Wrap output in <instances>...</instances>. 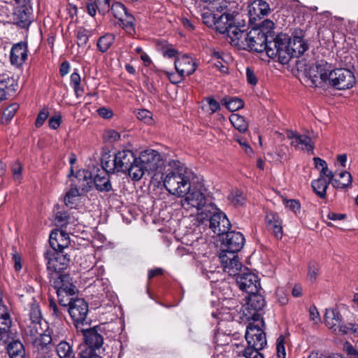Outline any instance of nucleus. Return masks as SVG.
Here are the masks:
<instances>
[{
  "mask_svg": "<svg viewBox=\"0 0 358 358\" xmlns=\"http://www.w3.org/2000/svg\"><path fill=\"white\" fill-rule=\"evenodd\" d=\"M27 318L24 320V334H32L37 331V329L43 327V317L38 303L32 298L29 303Z\"/></svg>",
  "mask_w": 358,
  "mask_h": 358,
  "instance_id": "ddd939ff",
  "label": "nucleus"
},
{
  "mask_svg": "<svg viewBox=\"0 0 358 358\" xmlns=\"http://www.w3.org/2000/svg\"><path fill=\"white\" fill-rule=\"evenodd\" d=\"M47 252L45 253V257L48 260L47 268L49 270H52L55 272H60L62 270L66 268L69 262V259L66 255L60 252H55L51 255Z\"/></svg>",
  "mask_w": 358,
  "mask_h": 358,
  "instance_id": "5701e85b",
  "label": "nucleus"
},
{
  "mask_svg": "<svg viewBox=\"0 0 358 358\" xmlns=\"http://www.w3.org/2000/svg\"><path fill=\"white\" fill-rule=\"evenodd\" d=\"M22 4L17 8L13 13L14 23L19 27L27 29L31 23V9Z\"/></svg>",
  "mask_w": 358,
  "mask_h": 358,
  "instance_id": "c85d7f7f",
  "label": "nucleus"
},
{
  "mask_svg": "<svg viewBox=\"0 0 358 358\" xmlns=\"http://www.w3.org/2000/svg\"><path fill=\"white\" fill-rule=\"evenodd\" d=\"M192 246L194 250L192 252H194L195 255L203 256L206 254L208 244L205 238L202 237L197 238L192 243Z\"/></svg>",
  "mask_w": 358,
  "mask_h": 358,
  "instance_id": "864d4df0",
  "label": "nucleus"
},
{
  "mask_svg": "<svg viewBox=\"0 0 358 358\" xmlns=\"http://www.w3.org/2000/svg\"><path fill=\"white\" fill-rule=\"evenodd\" d=\"M115 41V36L107 34L100 37L97 41V48L101 52H106Z\"/></svg>",
  "mask_w": 358,
  "mask_h": 358,
  "instance_id": "49530a36",
  "label": "nucleus"
},
{
  "mask_svg": "<svg viewBox=\"0 0 358 358\" xmlns=\"http://www.w3.org/2000/svg\"><path fill=\"white\" fill-rule=\"evenodd\" d=\"M78 358H101L96 351L92 348H83L79 354Z\"/></svg>",
  "mask_w": 358,
  "mask_h": 358,
  "instance_id": "69168bd1",
  "label": "nucleus"
},
{
  "mask_svg": "<svg viewBox=\"0 0 358 358\" xmlns=\"http://www.w3.org/2000/svg\"><path fill=\"white\" fill-rule=\"evenodd\" d=\"M287 50V52L289 61L292 57H299L301 56L308 50V45L303 41L301 37L294 36L292 38L289 36V43Z\"/></svg>",
  "mask_w": 358,
  "mask_h": 358,
  "instance_id": "2f4dec72",
  "label": "nucleus"
},
{
  "mask_svg": "<svg viewBox=\"0 0 358 358\" xmlns=\"http://www.w3.org/2000/svg\"><path fill=\"white\" fill-rule=\"evenodd\" d=\"M158 51L164 58L176 59L179 57L178 51L171 44H162L158 41Z\"/></svg>",
  "mask_w": 358,
  "mask_h": 358,
  "instance_id": "37998d69",
  "label": "nucleus"
},
{
  "mask_svg": "<svg viewBox=\"0 0 358 358\" xmlns=\"http://www.w3.org/2000/svg\"><path fill=\"white\" fill-rule=\"evenodd\" d=\"M285 338L284 336L280 335L276 341V350L278 358H286L285 351Z\"/></svg>",
  "mask_w": 358,
  "mask_h": 358,
  "instance_id": "13d9d810",
  "label": "nucleus"
},
{
  "mask_svg": "<svg viewBox=\"0 0 358 358\" xmlns=\"http://www.w3.org/2000/svg\"><path fill=\"white\" fill-rule=\"evenodd\" d=\"M168 167L163 185L170 194L184 196L190 190L192 172L178 160L169 161Z\"/></svg>",
  "mask_w": 358,
  "mask_h": 358,
  "instance_id": "f03ea898",
  "label": "nucleus"
},
{
  "mask_svg": "<svg viewBox=\"0 0 358 358\" xmlns=\"http://www.w3.org/2000/svg\"><path fill=\"white\" fill-rule=\"evenodd\" d=\"M78 188L71 186L70 189L64 196V203L69 208H75L79 202L80 196L83 194Z\"/></svg>",
  "mask_w": 358,
  "mask_h": 358,
  "instance_id": "58836bf2",
  "label": "nucleus"
},
{
  "mask_svg": "<svg viewBox=\"0 0 358 358\" xmlns=\"http://www.w3.org/2000/svg\"><path fill=\"white\" fill-rule=\"evenodd\" d=\"M37 329L36 333L24 335L27 341L32 344L34 348L39 350L40 349H44L48 345L51 343L52 337L48 331V324L45 321H43V327Z\"/></svg>",
  "mask_w": 358,
  "mask_h": 358,
  "instance_id": "6ab92c4d",
  "label": "nucleus"
},
{
  "mask_svg": "<svg viewBox=\"0 0 358 358\" xmlns=\"http://www.w3.org/2000/svg\"><path fill=\"white\" fill-rule=\"evenodd\" d=\"M110 10L111 11L112 15L119 20H122V18L124 16H126L127 14H129L128 10L124 5L120 2L114 3L110 6Z\"/></svg>",
  "mask_w": 358,
  "mask_h": 358,
  "instance_id": "3c124183",
  "label": "nucleus"
},
{
  "mask_svg": "<svg viewBox=\"0 0 358 358\" xmlns=\"http://www.w3.org/2000/svg\"><path fill=\"white\" fill-rule=\"evenodd\" d=\"M221 103L230 111H236L244 106V102L238 97H224Z\"/></svg>",
  "mask_w": 358,
  "mask_h": 358,
  "instance_id": "a18cd8bd",
  "label": "nucleus"
},
{
  "mask_svg": "<svg viewBox=\"0 0 358 358\" xmlns=\"http://www.w3.org/2000/svg\"><path fill=\"white\" fill-rule=\"evenodd\" d=\"M93 185L99 192H108L112 189L109 175L106 171H98L92 179Z\"/></svg>",
  "mask_w": 358,
  "mask_h": 358,
  "instance_id": "f704fd0d",
  "label": "nucleus"
},
{
  "mask_svg": "<svg viewBox=\"0 0 358 358\" xmlns=\"http://www.w3.org/2000/svg\"><path fill=\"white\" fill-rule=\"evenodd\" d=\"M287 137L292 140L291 144L296 148L306 150L308 152L313 154L315 145L310 136L300 134L296 131H287Z\"/></svg>",
  "mask_w": 358,
  "mask_h": 358,
  "instance_id": "412c9836",
  "label": "nucleus"
},
{
  "mask_svg": "<svg viewBox=\"0 0 358 358\" xmlns=\"http://www.w3.org/2000/svg\"><path fill=\"white\" fill-rule=\"evenodd\" d=\"M284 204L286 208L292 210L295 215L300 213L301 206L298 199H284Z\"/></svg>",
  "mask_w": 358,
  "mask_h": 358,
  "instance_id": "4d7b16f0",
  "label": "nucleus"
},
{
  "mask_svg": "<svg viewBox=\"0 0 358 358\" xmlns=\"http://www.w3.org/2000/svg\"><path fill=\"white\" fill-rule=\"evenodd\" d=\"M264 306V298L259 292L248 293L246 305L243 307V315L248 321L263 324L262 311Z\"/></svg>",
  "mask_w": 358,
  "mask_h": 358,
  "instance_id": "1a4fd4ad",
  "label": "nucleus"
},
{
  "mask_svg": "<svg viewBox=\"0 0 358 358\" xmlns=\"http://www.w3.org/2000/svg\"><path fill=\"white\" fill-rule=\"evenodd\" d=\"M19 108V106L17 103H13L10 105L3 112V117L6 121L10 120L15 115L16 111Z\"/></svg>",
  "mask_w": 358,
  "mask_h": 358,
  "instance_id": "e2e57ef3",
  "label": "nucleus"
},
{
  "mask_svg": "<svg viewBox=\"0 0 358 358\" xmlns=\"http://www.w3.org/2000/svg\"><path fill=\"white\" fill-rule=\"evenodd\" d=\"M160 73H164L166 77L169 78V81L173 83V84H178V83H180V82H182L184 78H185V76H182V73H170V72H168V71H160Z\"/></svg>",
  "mask_w": 358,
  "mask_h": 358,
  "instance_id": "680f3d73",
  "label": "nucleus"
},
{
  "mask_svg": "<svg viewBox=\"0 0 358 358\" xmlns=\"http://www.w3.org/2000/svg\"><path fill=\"white\" fill-rule=\"evenodd\" d=\"M267 227L275 238L280 239L282 237V220L280 215L273 212H268L265 217Z\"/></svg>",
  "mask_w": 358,
  "mask_h": 358,
  "instance_id": "7c9ffc66",
  "label": "nucleus"
},
{
  "mask_svg": "<svg viewBox=\"0 0 358 358\" xmlns=\"http://www.w3.org/2000/svg\"><path fill=\"white\" fill-rule=\"evenodd\" d=\"M324 322L326 326L336 334L341 335L350 333L358 334V324L352 323L344 324L343 317L337 308L326 309Z\"/></svg>",
  "mask_w": 358,
  "mask_h": 358,
  "instance_id": "0eeeda50",
  "label": "nucleus"
},
{
  "mask_svg": "<svg viewBox=\"0 0 358 358\" xmlns=\"http://www.w3.org/2000/svg\"><path fill=\"white\" fill-rule=\"evenodd\" d=\"M174 65L176 71L185 77L194 73L196 69V64L193 58L185 55L175 59Z\"/></svg>",
  "mask_w": 358,
  "mask_h": 358,
  "instance_id": "b1692460",
  "label": "nucleus"
},
{
  "mask_svg": "<svg viewBox=\"0 0 358 358\" xmlns=\"http://www.w3.org/2000/svg\"><path fill=\"white\" fill-rule=\"evenodd\" d=\"M320 176L321 178H327V182L332 185V186L336 189H345L351 186L352 182V178L351 174L347 171H341L338 173L339 177H347L345 182H341L340 180L334 178V173L332 171L329 170L323 171V172L320 173Z\"/></svg>",
  "mask_w": 358,
  "mask_h": 358,
  "instance_id": "393cba45",
  "label": "nucleus"
},
{
  "mask_svg": "<svg viewBox=\"0 0 358 358\" xmlns=\"http://www.w3.org/2000/svg\"><path fill=\"white\" fill-rule=\"evenodd\" d=\"M6 351L10 358H25V348L19 339L12 337L7 342Z\"/></svg>",
  "mask_w": 358,
  "mask_h": 358,
  "instance_id": "72a5a7b5",
  "label": "nucleus"
},
{
  "mask_svg": "<svg viewBox=\"0 0 358 358\" xmlns=\"http://www.w3.org/2000/svg\"><path fill=\"white\" fill-rule=\"evenodd\" d=\"M56 352L59 358H76V353L69 343L62 341L56 345Z\"/></svg>",
  "mask_w": 358,
  "mask_h": 358,
  "instance_id": "ea45409f",
  "label": "nucleus"
},
{
  "mask_svg": "<svg viewBox=\"0 0 358 358\" xmlns=\"http://www.w3.org/2000/svg\"><path fill=\"white\" fill-rule=\"evenodd\" d=\"M245 331V340L248 346L244 349L243 355L245 358H264L259 351L263 350L266 344V334L264 331L265 324L249 321Z\"/></svg>",
  "mask_w": 358,
  "mask_h": 358,
  "instance_id": "7ed1b4c3",
  "label": "nucleus"
},
{
  "mask_svg": "<svg viewBox=\"0 0 358 358\" xmlns=\"http://www.w3.org/2000/svg\"><path fill=\"white\" fill-rule=\"evenodd\" d=\"M329 185V183L327 182V180L320 176L311 182V187L313 192L319 198L323 199L327 197V190Z\"/></svg>",
  "mask_w": 358,
  "mask_h": 358,
  "instance_id": "4c0bfd02",
  "label": "nucleus"
},
{
  "mask_svg": "<svg viewBox=\"0 0 358 358\" xmlns=\"http://www.w3.org/2000/svg\"><path fill=\"white\" fill-rule=\"evenodd\" d=\"M320 264L315 262L311 261L308 266V278L311 282H315L317 280V275L320 273Z\"/></svg>",
  "mask_w": 358,
  "mask_h": 358,
  "instance_id": "5fc2aeb1",
  "label": "nucleus"
},
{
  "mask_svg": "<svg viewBox=\"0 0 358 358\" xmlns=\"http://www.w3.org/2000/svg\"><path fill=\"white\" fill-rule=\"evenodd\" d=\"M248 10L250 19L254 20L268 15L271 10L269 4L264 0H253L248 5Z\"/></svg>",
  "mask_w": 358,
  "mask_h": 358,
  "instance_id": "cd10ccee",
  "label": "nucleus"
},
{
  "mask_svg": "<svg viewBox=\"0 0 358 358\" xmlns=\"http://www.w3.org/2000/svg\"><path fill=\"white\" fill-rule=\"evenodd\" d=\"M201 273L204 278L209 280L213 287L220 285V283H224L222 278V273L220 271H207L202 269Z\"/></svg>",
  "mask_w": 358,
  "mask_h": 358,
  "instance_id": "79ce46f5",
  "label": "nucleus"
},
{
  "mask_svg": "<svg viewBox=\"0 0 358 358\" xmlns=\"http://www.w3.org/2000/svg\"><path fill=\"white\" fill-rule=\"evenodd\" d=\"M69 215L66 211H59L56 214L55 220L62 226L67 224L69 222Z\"/></svg>",
  "mask_w": 358,
  "mask_h": 358,
  "instance_id": "774afa93",
  "label": "nucleus"
},
{
  "mask_svg": "<svg viewBox=\"0 0 358 358\" xmlns=\"http://www.w3.org/2000/svg\"><path fill=\"white\" fill-rule=\"evenodd\" d=\"M274 29V23L270 20H264L258 27L247 31L245 27H241L238 35L230 41V44L240 50L262 52L266 49L267 40Z\"/></svg>",
  "mask_w": 358,
  "mask_h": 358,
  "instance_id": "f257e3e1",
  "label": "nucleus"
},
{
  "mask_svg": "<svg viewBox=\"0 0 358 358\" xmlns=\"http://www.w3.org/2000/svg\"><path fill=\"white\" fill-rule=\"evenodd\" d=\"M77 43L78 46H84L89 40V31L83 28H80L77 31Z\"/></svg>",
  "mask_w": 358,
  "mask_h": 358,
  "instance_id": "bf43d9fd",
  "label": "nucleus"
},
{
  "mask_svg": "<svg viewBox=\"0 0 358 358\" xmlns=\"http://www.w3.org/2000/svg\"><path fill=\"white\" fill-rule=\"evenodd\" d=\"M71 186L78 188L79 192L85 193L90 191L93 186L92 174L88 171H78L72 180Z\"/></svg>",
  "mask_w": 358,
  "mask_h": 358,
  "instance_id": "bb28decb",
  "label": "nucleus"
},
{
  "mask_svg": "<svg viewBox=\"0 0 358 358\" xmlns=\"http://www.w3.org/2000/svg\"><path fill=\"white\" fill-rule=\"evenodd\" d=\"M329 64L320 61L315 66H311L307 72V77L310 82L311 87H320L328 81Z\"/></svg>",
  "mask_w": 358,
  "mask_h": 358,
  "instance_id": "a211bd4d",
  "label": "nucleus"
},
{
  "mask_svg": "<svg viewBox=\"0 0 358 358\" xmlns=\"http://www.w3.org/2000/svg\"><path fill=\"white\" fill-rule=\"evenodd\" d=\"M68 307L69 304L62 305L59 302L58 305L52 299L49 300V310L50 315L59 321H62L64 318L65 313L68 312Z\"/></svg>",
  "mask_w": 358,
  "mask_h": 358,
  "instance_id": "e433bc0d",
  "label": "nucleus"
},
{
  "mask_svg": "<svg viewBox=\"0 0 358 358\" xmlns=\"http://www.w3.org/2000/svg\"><path fill=\"white\" fill-rule=\"evenodd\" d=\"M328 76L329 84L339 90L350 89L355 83L353 73L346 69L331 70L329 66Z\"/></svg>",
  "mask_w": 358,
  "mask_h": 358,
  "instance_id": "f8f14e48",
  "label": "nucleus"
},
{
  "mask_svg": "<svg viewBox=\"0 0 358 358\" xmlns=\"http://www.w3.org/2000/svg\"><path fill=\"white\" fill-rule=\"evenodd\" d=\"M0 87L3 89L8 96H11L17 90L18 83L13 78L7 77L0 80Z\"/></svg>",
  "mask_w": 358,
  "mask_h": 358,
  "instance_id": "c03bdc74",
  "label": "nucleus"
},
{
  "mask_svg": "<svg viewBox=\"0 0 358 358\" xmlns=\"http://www.w3.org/2000/svg\"><path fill=\"white\" fill-rule=\"evenodd\" d=\"M52 285L56 289L58 301L62 305L70 303V299L76 294L77 288L69 274H60L52 281Z\"/></svg>",
  "mask_w": 358,
  "mask_h": 358,
  "instance_id": "6e6552de",
  "label": "nucleus"
},
{
  "mask_svg": "<svg viewBox=\"0 0 358 358\" xmlns=\"http://www.w3.org/2000/svg\"><path fill=\"white\" fill-rule=\"evenodd\" d=\"M203 22L208 27H213L217 19V15L210 11L204 12L201 14Z\"/></svg>",
  "mask_w": 358,
  "mask_h": 358,
  "instance_id": "052dcab7",
  "label": "nucleus"
},
{
  "mask_svg": "<svg viewBox=\"0 0 358 358\" xmlns=\"http://www.w3.org/2000/svg\"><path fill=\"white\" fill-rule=\"evenodd\" d=\"M271 38L267 40L265 45L266 52L269 58H278V62L282 64L289 62L287 47L289 43V36L285 33L275 34L274 31L271 33Z\"/></svg>",
  "mask_w": 358,
  "mask_h": 358,
  "instance_id": "20e7f679",
  "label": "nucleus"
},
{
  "mask_svg": "<svg viewBox=\"0 0 358 358\" xmlns=\"http://www.w3.org/2000/svg\"><path fill=\"white\" fill-rule=\"evenodd\" d=\"M198 219L201 221L205 220L208 221L209 227L214 234L219 236L224 235L231 227L230 222L227 215L218 209L213 213L210 211H208V213L201 211L198 214Z\"/></svg>",
  "mask_w": 358,
  "mask_h": 358,
  "instance_id": "9d476101",
  "label": "nucleus"
},
{
  "mask_svg": "<svg viewBox=\"0 0 358 358\" xmlns=\"http://www.w3.org/2000/svg\"><path fill=\"white\" fill-rule=\"evenodd\" d=\"M205 189H191L185 194V198L181 200V206L183 208L189 210L196 209V211L201 210L206 204Z\"/></svg>",
  "mask_w": 358,
  "mask_h": 358,
  "instance_id": "f3484780",
  "label": "nucleus"
},
{
  "mask_svg": "<svg viewBox=\"0 0 358 358\" xmlns=\"http://www.w3.org/2000/svg\"><path fill=\"white\" fill-rule=\"evenodd\" d=\"M83 336L86 347L84 348H92L94 351L100 350L103 344V331L99 326L94 327H83L78 330Z\"/></svg>",
  "mask_w": 358,
  "mask_h": 358,
  "instance_id": "4468645a",
  "label": "nucleus"
},
{
  "mask_svg": "<svg viewBox=\"0 0 358 358\" xmlns=\"http://www.w3.org/2000/svg\"><path fill=\"white\" fill-rule=\"evenodd\" d=\"M343 350L348 358H358V350L348 341L344 343Z\"/></svg>",
  "mask_w": 358,
  "mask_h": 358,
  "instance_id": "0e129e2a",
  "label": "nucleus"
},
{
  "mask_svg": "<svg viewBox=\"0 0 358 358\" xmlns=\"http://www.w3.org/2000/svg\"><path fill=\"white\" fill-rule=\"evenodd\" d=\"M119 21L120 22V25L122 27V28L125 30L127 33H128L130 35L134 34L135 19L131 14H127L124 19L122 17V20H120Z\"/></svg>",
  "mask_w": 358,
  "mask_h": 358,
  "instance_id": "8fccbe9b",
  "label": "nucleus"
},
{
  "mask_svg": "<svg viewBox=\"0 0 358 358\" xmlns=\"http://www.w3.org/2000/svg\"><path fill=\"white\" fill-rule=\"evenodd\" d=\"M68 313L73 321V324L77 330L89 326L87 321V316L88 314V303L83 299L78 298L70 299V303H68Z\"/></svg>",
  "mask_w": 358,
  "mask_h": 358,
  "instance_id": "9b49d317",
  "label": "nucleus"
},
{
  "mask_svg": "<svg viewBox=\"0 0 358 358\" xmlns=\"http://www.w3.org/2000/svg\"><path fill=\"white\" fill-rule=\"evenodd\" d=\"M229 121L233 127L241 133H245L248 129V124L245 117L237 113H232L229 116Z\"/></svg>",
  "mask_w": 358,
  "mask_h": 358,
  "instance_id": "a19ab883",
  "label": "nucleus"
},
{
  "mask_svg": "<svg viewBox=\"0 0 358 358\" xmlns=\"http://www.w3.org/2000/svg\"><path fill=\"white\" fill-rule=\"evenodd\" d=\"M115 164L117 172L127 173L134 180H139L143 176L140 164H136V156L130 150H122L115 155Z\"/></svg>",
  "mask_w": 358,
  "mask_h": 358,
  "instance_id": "39448f33",
  "label": "nucleus"
},
{
  "mask_svg": "<svg viewBox=\"0 0 358 358\" xmlns=\"http://www.w3.org/2000/svg\"><path fill=\"white\" fill-rule=\"evenodd\" d=\"M136 116L138 119H139L141 121H143L145 123L148 124H153L155 123V120L152 117V114L148 110H138V111L136 113Z\"/></svg>",
  "mask_w": 358,
  "mask_h": 358,
  "instance_id": "6e6d98bb",
  "label": "nucleus"
},
{
  "mask_svg": "<svg viewBox=\"0 0 358 358\" xmlns=\"http://www.w3.org/2000/svg\"><path fill=\"white\" fill-rule=\"evenodd\" d=\"M224 235L222 238V251L232 254H237L241 251L245 243L243 234L239 231L228 230Z\"/></svg>",
  "mask_w": 358,
  "mask_h": 358,
  "instance_id": "dca6fc26",
  "label": "nucleus"
},
{
  "mask_svg": "<svg viewBox=\"0 0 358 358\" xmlns=\"http://www.w3.org/2000/svg\"><path fill=\"white\" fill-rule=\"evenodd\" d=\"M223 266V271L229 275L236 276L242 271V264L239 262L237 254L221 251L219 257Z\"/></svg>",
  "mask_w": 358,
  "mask_h": 358,
  "instance_id": "aec40b11",
  "label": "nucleus"
},
{
  "mask_svg": "<svg viewBox=\"0 0 358 358\" xmlns=\"http://www.w3.org/2000/svg\"><path fill=\"white\" fill-rule=\"evenodd\" d=\"M156 156L155 150H148L142 152L139 157H136V164H140L143 175L145 171H154L157 169Z\"/></svg>",
  "mask_w": 358,
  "mask_h": 358,
  "instance_id": "a878e982",
  "label": "nucleus"
},
{
  "mask_svg": "<svg viewBox=\"0 0 358 358\" xmlns=\"http://www.w3.org/2000/svg\"><path fill=\"white\" fill-rule=\"evenodd\" d=\"M86 8L87 13L94 17L96 11L101 15L110 11V0H88L86 3Z\"/></svg>",
  "mask_w": 358,
  "mask_h": 358,
  "instance_id": "473e14b6",
  "label": "nucleus"
},
{
  "mask_svg": "<svg viewBox=\"0 0 358 358\" xmlns=\"http://www.w3.org/2000/svg\"><path fill=\"white\" fill-rule=\"evenodd\" d=\"M27 45L26 43L20 42L13 45L10 59L13 65L21 66L27 59Z\"/></svg>",
  "mask_w": 358,
  "mask_h": 358,
  "instance_id": "c756f323",
  "label": "nucleus"
},
{
  "mask_svg": "<svg viewBox=\"0 0 358 358\" xmlns=\"http://www.w3.org/2000/svg\"><path fill=\"white\" fill-rule=\"evenodd\" d=\"M231 332L228 334L221 332L220 329H218L217 331L215 334L213 338L215 343L217 347L229 345L231 341Z\"/></svg>",
  "mask_w": 358,
  "mask_h": 358,
  "instance_id": "603ef678",
  "label": "nucleus"
},
{
  "mask_svg": "<svg viewBox=\"0 0 358 358\" xmlns=\"http://www.w3.org/2000/svg\"><path fill=\"white\" fill-rule=\"evenodd\" d=\"M110 155L105 154L101 158L102 170L101 171H106L107 174L113 173L117 171V166L115 164V156L113 159H109Z\"/></svg>",
  "mask_w": 358,
  "mask_h": 358,
  "instance_id": "de8ad7c7",
  "label": "nucleus"
},
{
  "mask_svg": "<svg viewBox=\"0 0 358 358\" xmlns=\"http://www.w3.org/2000/svg\"><path fill=\"white\" fill-rule=\"evenodd\" d=\"M236 282L239 288L248 294L259 292L261 287L258 275L246 267L236 275Z\"/></svg>",
  "mask_w": 358,
  "mask_h": 358,
  "instance_id": "2eb2a0df",
  "label": "nucleus"
},
{
  "mask_svg": "<svg viewBox=\"0 0 358 358\" xmlns=\"http://www.w3.org/2000/svg\"><path fill=\"white\" fill-rule=\"evenodd\" d=\"M228 200L234 206H243L245 201V196L239 189H234L228 196Z\"/></svg>",
  "mask_w": 358,
  "mask_h": 358,
  "instance_id": "09e8293b",
  "label": "nucleus"
},
{
  "mask_svg": "<svg viewBox=\"0 0 358 358\" xmlns=\"http://www.w3.org/2000/svg\"><path fill=\"white\" fill-rule=\"evenodd\" d=\"M49 116V111L47 108H43L38 115L36 120L35 125L36 127H40L44 123Z\"/></svg>",
  "mask_w": 358,
  "mask_h": 358,
  "instance_id": "338daca9",
  "label": "nucleus"
},
{
  "mask_svg": "<svg viewBox=\"0 0 358 358\" xmlns=\"http://www.w3.org/2000/svg\"><path fill=\"white\" fill-rule=\"evenodd\" d=\"M49 243L55 252H62L70 243L69 236L62 230L52 231L50 234Z\"/></svg>",
  "mask_w": 358,
  "mask_h": 358,
  "instance_id": "4be33fe9",
  "label": "nucleus"
},
{
  "mask_svg": "<svg viewBox=\"0 0 358 358\" xmlns=\"http://www.w3.org/2000/svg\"><path fill=\"white\" fill-rule=\"evenodd\" d=\"M237 13L235 11L229 12L228 9H226L224 13L217 17L214 26L217 31L221 34H226V36L229 38V42L231 41L238 35L241 27H245V24L241 22H238L236 24L235 17Z\"/></svg>",
  "mask_w": 358,
  "mask_h": 358,
  "instance_id": "423d86ee",
  "label": "nucleus"
},
{
  "mask_svg": "<svg viewBox=\"0 0 358 358\" xmlns=\"http://www.w3.org/2000/svg\"><path fill=\"white\" fill-rule=\"evenodd\" d=\"M11 320L8 313L2 314L0 317V345H3L9 341L10 336Z\"/></svg>",
  "mask_w": 358,
  "mask_h": 358,
  "instance_id": "c9c22d12",
  "label": "nucleus"
}]
</instances>
